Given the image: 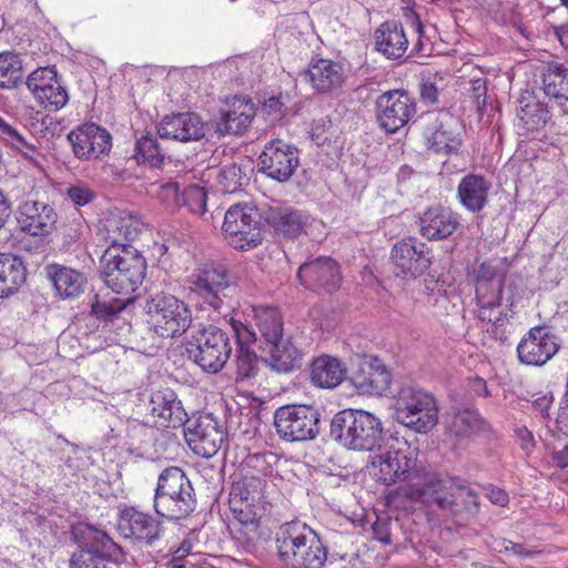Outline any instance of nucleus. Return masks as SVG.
<instances>
[{
    "instance_id": "nucleus-31",
    "label": "nucleus",
    "mask_w": 568,
    "mask_h": 568,
    "mask_svg": "<svg viewBox=\"0 0 568 568\" xmlns=\"http://www.w3.org/2000/svg\"><path fill=\"white\" fill-rule=\"evenodd\" d=\"M254 313L255 325L258 329L261 338L251 329V345L267 346L283 338V317L277 307L272 305L252 306Z\"/></svg>"
},
{
    "instance_id": "nucleus-18",
    "label": "nucleus",
    "mask_w": 568,
    "mask_h": 568,
    "mask_svg": "<svg viewBox=\"0 0 568 568\" xmlns=\"http://www.w3.org/2000/svg\"><path fill=\"white\" fill-rule=\"evenodd\" d=\"M298 166L297 149L282 141L268 142L257 158L258 171L280 183L287 182Z\"/></svg>"
},
{
    "instance_id": "nucleus-59",
    "label": "nucleus",
    "mask_w": 568,
    "mask_h": 568,
    "mask_svg": "<svg viewBox=\"0 0 568 568\" xmlns=\"http://www.w3.org/2000/svg\"><path fill=\"white\" fill-rule=\"evenodd\" d=\"M226 277V270L223 265L206 264L199 274L193 284H223Z\"/></svg>"
},
{
    "instance_id": "nucleus-4",
    "label": "nucleus",
    "mask_w": 568,
    "mask_h": 568,
    "mask_svg": "<svg viewBox=\"0 0 568 568\" xmlns=\"http://www.w3.org/2000/svg\"><path fill=\"white\" fill-rule=\"evenodd\" d=\"M196 504L192 483L182 468L170 466L160 473L153 497V509L159 517L170 521L185 519Z\"/></svg>"
},
{
    "instance_id": "nucleus-38",
    "label": "nucleus",
    "mask_w": 568,
    "mask_h": 568,
    "mask_svg": "<svg viewBox=\"0 0 568 568\" xmlns=\"http://www.w3.org/2000/svg\"><path fill=\"white\" fill-rule=\"evenodd\" d=\"M354 408H346L333 415L328 423V430L323 440L332 442L344 449L351 450L352 432H354Z\"/></svg>"
},
{
    "instance_id": "nucleus-10",
    "label": "nucleus",
    "mask_w": 568,
    "mask_h": 568,
    "mask_svg": "<svg viewBox=\"0 0 568 568\" xmlns=\"http://www.w3.org/2000/svg\"><path fill=\"white\" fill-rule=\"evenodd\" d=\"M349 381L362 395L382 396L393 394L392 373L376 355L357 354L352 358Z\"/></svg>"
},
{
    "instance_id": "nucleus-16",
    "label": "nucleus",
    "mask_w": 568,
    "mask_h": 568,
    "mask_svg": "<svg viewBox=\"0 0 568 568\" xmlns=\"http://www.w3.org/2000/svg\"><path fill=\"white\" fill-rule=\"evenodd\" d=\"M67 140L73 155L80 161L100 160L112 149L110 132L93 122L78 125L68 133Z\"/></svg>"
},
{
    "instance_id": "nucleus-42",
    "label": "nucleus",
    "mask_w": 568,
    "mask_h": 568,
    "mask_svg": "<svg viewBox=\"0 0 568 568\" xmlns=\"http://www.w3.org/2000/svg\"><path fill=\"white\" fill-rule=\"evenodd\" d=\"M275 459L276 455L268 450L251 453V489L262 494L263 478L272 474Z\"/></svg>"
},
{
    "instance_id": "nucleus-39",
    "label": "nucleus",
    "mask_w": 568,
    "mask_h": 568,
    "mask_svg": "<svg viewBox=\"0 0 568 568\" xmlns=\"http://www.w3.org/2000/svg\"><path fill=\"white\" fill-rule=\"evenodd\" d=\"M517 116L527 131L542 129L550 119L548 106L530 94L519 100Z\"/></svg>"
},
{
    "instance_id": "nucleus-17",
    "label": "nucleus",
    "mask_w": 568,
    "mask_h": 568,
    "mask_svg": "<svg viewBox=\"0 0 568 568\" xmlns=\"http://www.w3.org/2000/svg\"><path fill=\"white\" fill-rule=\"evenodd\" d=\"M462 123L448 111H439L429 115L424 136L428 149L436 153H456L462 145Z\"/></svg>"
},
{
    "instance_id": "nucleus-45",
    "label": "nucleus",
    "mask_w": 568,
    "mask_h": 568,
    "mask_svg": "<svg viewBox=\"0 0 568 568\" xmlns=\"http://www.w3.org/2000/svg\"><path fill=\"white\" fill-rule=\"evenodd\" d=\"M508 265L506 258H491L484 261L478 265H473L469 273L473 274L477 284L497 282L503 284L505 281Z\"/></svg>"
},
{
    "instance_id": "nucleus-21",
    "label": "nucleus",
    "mask_w": 568,
    "mask_h": 568,
    "mask_svg": "<svg viewBox=\"0 0 568 568\" xmlns=\"http://www.w3.org/2000/svg\"><path fill=\"white\" fill-rule=\"evenodd\" d=\"M395 475L397 483H406L405 496L417 503L418 493H425L437 473L427 470L418 460L414 450H394Z\"/></svg>"
},
{
    "instance_id": "nucleus-7",
    "label": "nucleus",
    "mask_w": 568,
    "mask_h": 568,
    "mask_svg": "<svg viewBox=\"0 0 568 568\" xmlns=\"http://www.w3.org/2000/svg\"><path fill=\"white\" fill-rule=\"evenodd\" d=\"M232 328L237 344L235 390L239 399L227 405L226 428L231 432H240L245 435L248 432V392L246 381L248 378V326L232 318Z\"/></svg>"
},
{
    "instance_id": "nucleus-13",
    "label": "nucleus",
    "mask_w": 568,
    "mask_h": 568,
    "mask_svg": "<svg viewBox=\"0 0 568 568\" xmlns=\"http://www.w3.org/2000/svg\"><path fill=\"white\" fill-rule=\"evenodd\" d=\"M182 427L189 447L204 458L215 456L225 439L222 425L211 413L192 415Z\"/></svg>"
},
{
    "instance_id": "nucleus-40",
    "label": "nucleus",
    "mask_w": 568,
    "mask_h": 568,
    "mask_svg": "<svg viewBox=\"0 0 568 568\" xmlns=\"http://www.w3.org/2000/svg\"><path fill=\"white\" fill-rule=\"evenodd\" d=\"M253 513L251 517V526H254V536L251 535V555L256 558H263L271 547L273 530L277 527L275 520L271 516H258Z\"/></svg>"
},
{
    "instance_id": "nucleus-5",
    "label": "nucleus",
    "mask_w": 568,
    "mask_h": 568,
    "mask_svg": "<svg viewBox=\"0 0 568 568\" xmlns=\"http://www.w3.org/2000/svg\"><path fill=\"white\" fill-rule=\"evenodd\" d=\"M393 418L418 434H428L438 423V405L433 394L412 385L394 395Z\"/></svg>"
},
{
    "instance_id": "nucleus-47",
    "label": "nucleus",
    "mask_w": 568,
    "mask_h": 568,
    "mask_svg": "<svg viewBox=\"0 0 568 568\" xmlns=\"http://www.w3.org/2000/svg\"><path fill=\"white\" fill-rule=\"evenodd\" d=\"M484 332L490 339L501 344H509L510 336L515 333L516 324L513 314L499 312L498 316L490 315V321H485Z\"/></svg>"
},
{
    "instance_id": "nucleus-63",
    "label": "nucleus",
    "mask_w": 568,
    "mask_h": 568,
    "mask_svg": "<svg viewBox=\"0 0 568 568\" xmlns=\"http://www.w3.org/2000/svg\"><path fill=\"white\" fill-rule=\"evenodd\" d=\"M470 97L476 108L481 111L486 106L487 81L484 78H477L470 81Z\"/></svg>"
},
{
    "instance_id": "nucleus-2",
    "label": "nucleus",
    "mask_w": 568,
    "mask_h": 568,
    "mask_svg": "<svg viewBox=\"0 0 568 568\" xmlns=\"http://www.w3.org/2000/svg\"><path fill=\"white\" fill-rule=\"evenodd\" d=\"M71 537L78 547L69 559L70 568H109L106 562L128 564L129 552L98 526L77 523L71 527Z\"/></svg>"
},
{
    "instance_id": "nucleus-20",
    "label": "nucleus",
    "mask_w": 568,
    "mask_h": 568,
    "mask_svg": "<svg viewBox=\"0 0 568 568\" xmlns=\"http://www.w3.org/2000/svg\"><path fill=\"white\" fill-rule=\"evenodd\" d=\"M231 516L227 520V529L236 546L243 551H248V480L241 476L232 484L229 496Z\"/></svg>"
},
{
    "instance_id": "nucleus-8",
    "label": "nucleus",
    "mask_w": 568,
    "mask_h": 568,
    "mask_svg": "<svg viewBox=\"0 0 568 568\" xmlns=\"http://www.w3.org/2000/svg\"><path fill=\"white\" fill-rule=\"evenodd\" d=\"M278 436L286 442L314 440L322 429V413L313 405H284L274 412Z\"/></svg>"
},
{
    "instance_id": "nucleus-27",
    "label": "nucleus",
    "mask_w": 568,
    "mask_h": 568,
    "mask_svg": "<svg viewBox=\"0 0 568 568\" xmlns=\"http://www.w3.org/2000/svg\"><path fill=\"white\" fill-rule=\"evenodd\" d=\"M149 409L159 427L178 428L189 419L182 402L171 388L154 392L150 397Z\"/></svg>"
},
{
    "instance_id": "nucleus-44",
    "label": "nucleus",
    "mask_w": 568,
    "mask_h": 568,
    "mask_svg": "<svg viewBox=\"0 0 568 568\" xmlns=\"http://www.w3.org/2000/svg\"><path fill=\"white\" fill-rule=\"evenodd\" d=\"M133 335L139 352L146 355H154L161 347L163 338L173 337L172 335H162L153 322L139 326Z\"/></svg>"
},
{
    "instance_id": "nucleus-28",
    "label": "nucleus",
    "mask_w": 568,
    "mask_h": 568,
    "mask_svg": "<svg viewBox=\"0 0 568 568\" xmlns=\"http://www.w3.org/2000/svg\"><path fill=\"white\" fill-rule=\"evenodd\" d=\"M304 82L312 84L317 93H334L345 82L344 68L339 62L329 59H317L311 61L308 68L300 72Z\"/></svg>"
},
{
    "instance_id": "nucleus-11",
    "label": "nucleus",
    "mask_w": 568,
    "mask_h": 568,
    "mask_svg": "<svg viewBox=\"0 0 568 568\" xmlns=\"http://www.w3.org/2000/svg\"><path fill=\"white\" fill-rule=\"evenodd\" d=\"M116 530L119 535L129 539L132 545L153 547L163 536V525L149 513L135 506L121 505L118 513Z\"/></svg>"
},
{
    "instance_id": "nucleus-52",
    "label": "nucleus",
    "mask_w": 568,
    "mask_h": 568,
    "mask_svg": "<svg viewBox=\"0 0 568 568\" xmlns=\"http://www.w3.org/2000/svg\"><path fill=\"white\" fill-rule=\"evenodd\" d=\"M45 277L52 284H84L88 282L84 273L58 263L44 267Z\"/></svg>"
},
{
    "instance_id": "nucleus-3",
    "label": "nucleus",
    "mask_w": 568,
    "mask_h": 568,
    "mask_svg": "<svg viewBox=\"0 0 568 568\" xmlns=\"http://www.w3.org/2000/svg\"><path fill=\"white\" fill-rule=\"evenodd\" d=\"M275 542L278 558L286 568H322L327 559L322 539L300 521L281 525Z\"/></svg>"
},
{
    "instance_id": "nucleus-15",
    "label": "nucleus",
    "mask_w": 568,
    "mask_h": 568,
    "mask_svg": "<svg viewBox=\"0 0 568 568\" xmlns=\"http://www.w3.org/2000/svg\"><path fill=\"white\" fill-rule=\"evenodd\" d=\"M106 248L102 257L104 284H141L145 277V258L134 248Z\"/></svg>"
},
{
    "instance_id": "nucleus-53",
    "label": "nucleus",
    "mask_w": 568,
    "mask_h": 568,
    "mask_svg": "<svg viewBox=\"0 0 568 568\" xmlns=\"http://www.w3.org/2000/svg\"><path fill=\"white\" fill-rule=\"evenodd\" d=\"M36 100L48 111L55 112L68 103L69 93L60 80L47 88L42 93L37 94Z\"/></svg>"
},
{
    "instance_id": "nucleus-29",
    "label": "nucleus",
    "mask_w": 568,
    "mask_h": 568,
    "mask_svg": "<svg viewBox=\"0 0 568 568\" xmlns=\"http://www.w3.org/2000/svg\"><path fill=\"white\" fill-rule=\"evenodd\" d=\"M17 220L22 232L31 236H45L54 229L58 215L50 204L27 200L19 206Z\"/></svg>"
},
{
    "instance_id": "nucleus-12",
    "label": "nucleus",
    "mask_w": 568,
    "mask_h": 568,
    "mask_svg": "<svg viewBox=\"0 0 568 568\" xmlns=\"http://www.w3.org/2000/svg\"><path fill=\"white\" fill-rule=\"evenodd\" d=\"M417 112L415 98L406 90H389L375 100V118L381 130L394 134Z\"/></svg>"
},
{
    "instance_id": "nucleus-32",
    "label": "nucleus",
    "mask_w": 568,
    "mask_h": 568,
    "mask_svg": "<svg viewBox=\"0 0 568 568\" xmlns=\"http://www.w3.org/2000/svg\"><path fill=\"white\" fill-rule=\"evenodd\" d=\"M375 49L387 59H400L407 51L408 39L399 21L387 20L374 32Z\"/></svg>"
},
{
    "instance_id": "nucleus-22",
    "label": "nucleus",
    "mask_w": 568,
    "mask_h": 568,
    "mask_svg": "<svg viewBox=\"0 0 568 568\" xmlns=\"http://www.w3.org/2000/svg\"><path fill=\"white\" fill-rule=\"evenodd\" d=\"M144 227L140 217L128 211H113L105 216L99 229L108 248H133L130 243L141 234Z\"/></svg>"
},
{
    "instance_id": "nucleus-14",
    "label": "nucleus",
    "mask_w": 568,
    "mask_h": 568,
    "mask_svg": "<svg viewBox=\"0 0 568 568\" xmlns=\"http://www.w3.org/2000/svg\"><path fill=\"white\" fill-rule=\"evenodd\" d=\"M145 311L162 335H181L191 325V312L170 294L159 293L148 298Z\"/></svg>"
},
{
    "instance_id": "nucleus-49",
    "label": "nucleus",
    "mask_w": 568,
    "mask_h": 568,
    "mask_svg": "<svg viewBox=\"0 0 568 568\" xmlns=\"http://www.w3.org/2000/svg\"><path fill=\"white\" fill-rule=\"evenodd\" d=\"M135 158L138 162L146 163L152 168H159L164 162V152L156 139L146 134L135 143Z\"/></svg>"
},
{
    "instance_id": "nucleus-9",
    "label": "nucleus",
    "mask_w": 568,
    "mask_h": 568,
    "mask_svg": "<svg viewBox=\"0 0 568 568\" xmlns=\"http://www.w3.org/2000/svg\"><path fill=\"white\" fill-rule=\"evenodd\" d=\"M308 216L302 211L291 206L257 207L251 204V229L258 230L256 235H251V247L261 244L263 237L261 231L272 226L276 234L286 239H297L307 225Z\"/></svg>"
},
{
    "instance_id": "nucleus-51",
    "label": "nucleus",
    "mask_w": 568,
    "mask_h": 568,
    "mask_svg": "<svg viewBox=\"0 0 568 568\" xmlns=\"http://www.w3.org/2000/svg\"><path fill=\"white\" fill-rule=\"evenodd\" d=\"M0 139L26 156H33L36 146L28 142L17 126L0 116Z\"/></svg>"
},
{
    "instance_id": "nucleus-6",
    "label": "nucleus",
    "mask_w": 568,
    "mask_h": 568,
    "mask_svg": "<svg viewBox=\"0 0 568 568\" xmlns=\"http://www.w3.org/2000/svg\"><path fill=\"white\" fill-rule=\"evenodd\" d=\"M185 351L187 358L203 372L216 374L225 366L232 348L224 331L207 325L192 331Z\"/></svg>"
},
{
    "instance_id": "nucleus-43",
    "label": "nucleus",
    "mask_w": 568,
    "mask_h": 568,
    "mask_svg": "<svg viewBox=\"0 0 568 568\" xmlns=\"http://www.w3.org/2000/svg\"><path fill=\"white\" fill-rule=\"evenodd\" d=\"M478 318L481 322L490 321L495 308L501 307L504 286H475Z\"/></svg>"
},
{
    "instance_id": "nucleus-60",
    "label": "nucleus",
    "mask_w": 568,
    "mask_h": 568,
    "mask_svg": "<svg viewBox=\"0 0 568 568\" xmlns=\"http://www.w3.org/2000/svg\"><path fill=\"white\" fill-rule=\"evenodd\" d=\"M440 89L437 84V77L424 75L419 82V97L425 104H435L438 102Z\"/></svg>"
},
{
    "instance_id": "nucleus-34",
    "label": "nucleus",
    "mask_w": 568,
    "mask_h": 568,
    "mask_svg": "<svg viewBox=\"0 0 568 568\" xmlns=\"http://www.w3.org/2000/svg\"><path fill=\"white\" fill-rule=\"evenodd\" d=\"M310 379L318 388L333 389L346 378V366L337 358L327 354L320 355L310 364Z\"/></svg>"
},
{
    "instance_id": "nucleus-55",
    "label": "nucleus",
    "mask_w": 568,
    "mask_h": 568,
    "mask_svg": "<svg viewBox=\"0 0 568 568\" xmlns=\"http://www.w3.org/2000/svg\"><path fill=\"white\" fill-rule=\"evenodd\" d=\"M61 79L58 77L54 67L38 68L31 72L27 79V87L33 93L34 98L37 94L42 93L47 88L57 83Z\"/></svg>"
},
{
    "instance_id": "nucleus-46",
    "label": "nucleus",
    "mask_w": 568,
    "mask_h": 568,
    "mask_svg": "<svg viewBox=\"0 0 568 568\" xmlns=\"http://www.w3.org/2000/svg\"><path fill=\"white\" fill-rule=\"evenodd\" d=\"M367 467L372 469L371 474H373L378 483L385 486L397 484L394 450L372 456Z\"/></svg>"
},
{
    "instance_id": "nucleus-41",
    "label": "nucleus",
    "mask_w": 568,
    "mask_h": 568,
    "mask_svg": "<svg viewBox=\"0 0 568 568\" xmlns=\"http://www.w3.org/2000/svg\"><path fill=\"white\" fill-rule=\"evenodd\" d=\"M23 79V63L14 51L0 52V88L16 89Z\"/></svg>"
},
{
    "instance_id": "nucleus-37",
    "label": "nucleus",
    "mask_w": 568,
    "mask_h": 568,
    "mask_svg": "<svg viewBox=\"0 0 568 568\" xmlns=\"http://www.w3.org/2000/svg\"><path fill=\"white\" fill-rule=\"evenodd\" d=\"M542 90L546 97L562 106L568 102V67L550 63L542 72Z\"/></svg>"
},
{
    "instance_id": "nucleus-48",
    "label": "nucleus",
    "mask_w": 568,
    "mask_h": 568,
    "mask_svg": "<svg viewBox=\"0 0 568 568\" xmlns=\"http://www.w3.org/2000/svg\"><path fill=\"white\" fill-rule=\"evenodd\" d=\"M452 428L457 436H467L486 430L487 423L477 410L465 409L454 415Z\"/></svg>"
},
{
    "instance_id": "nucleus-64",
    "label": "nucleus",
    "mask_w": 568,
    "mask_h": 568,
    "mask_svg": "<svg viewBox=\"0 0 568 568\" xmlns=\"http://www.w3.org/2000/svg\"><path fill=\"white\" fill-rule=\"evenodd\" d=\"M220 286H216L219 288ZM194 292L203 298V303L207 304L215 311H220L223 305V300L220 296V291L215 286H196Z\"/></svg>"
},
{
    "instance_id": "nucleus-1",
    "label": "nucleus",
    "mask_w": 568,
    "mask_h": 568,
    "mask_svg": "<svg viewBox=\"0 0 568 568\" xmlns=\"http://www.w3.org/2000/svg\"><path fill=\"white\" fill-rule=\"evenodd\" d=\"M417 503L432 511L463 526L479 513V496L459 477H440L436 474L425 493H418Z\"/></svg>"
},
{
    "instance_id": "nucleus-54",
    "label": "nucleus",
    "mask_w": 568,
    "mask_h": 568,
    "mask_svg": "<svg viewBox=\"0 0 568 568\" xmlns=\"http://www.w3.org/2000/svg\"><path fill=\"white\" fill-rule=\"evenodd\" d=\"M244 180H247L244 170L235 164L222 168L217 175V183L224 193L242 191Z\"/></svg>"
},
{
    "instance_id": "nucleus-61",
    "label": "nucleus",
    "mask_w": 568,
    "mask_h": 568,
    "mask_svg": "<svg viewBox=\"0 0 568 568\" xmlns=\"http://www.w3.org/2000/svg\"><path fill=\"white\" fill-rule=\"evenodd\" d=\"M153 186H156V197L166 204L168 206H179L180 205V194H179V184L174 181H168L164 183H154Z\"/></svg>"
},
{
    "instance_id": "nucleus-33",
    "label": "nucleus",
    "mask_w": 568,
    "mask_h": 568,
    "mask_svg": "<svg viewBox=\"0 0 568 568\" xmlns=\"http://www.w3.org/2000/svg\"><path fill=\"white\" fill-rule=\"evenodd\" d=\"M491 183L480 174L468 173L457 185V199L463 207L478 213L488 204Z\"/></svg>"
},
{
    "instance_id": "nucleus-23",
    "label": "nucleus",
    "mask_w": 568,
    "mask_h": 568,
    "mask_svg": "<svg viewBox=\"0 0 568 568\" xmlns=\"http://www.w3.org/2000/svg\"><path fill=\"white\" fill-rule=\"evenodd\" d=\"M424 247L425 244L415 237H407L394 245L392 260L397 277L409 282L427 271L430 260L426 256Z\"/></svg>"
},
{
    "instance_id": "nucleus-26",
    "label": "nucleus",
    "mask_w": 568,
    "mask_h": 568,
    "mask_svg": "<svg viewBox=\"0 0 568 568\" xmlns=\"http://www.w3.org/2000/svg\"><path fill=\"white\" fill-rule=\"evenodd\" d=\"M417 225L424 239L442 241L453 235L460 226V216L450 207L433 205L419 214Z\"/></svg>"
},
{
    "instance_id": "nucleus-35",
    "label": "nucleus",
    "mask_w": 568,
    "mask_h": 568,
    "mask_svg": "<svg viewBox=\"0 0 568 568\" xmlns=\"http://www.w3.org/2000/svg\"><path fill=\"white\" fill-rule=\"evenodd\" d=\"M223 234L227 244L237 251L248 246V206L236 203L229 207L224 215Z\"/></svg>"
},
{
    "instance_id": "nucleus-56",
    "label": "nucleus",
    "mask_w": 568,
    "mask_h": 568,
    "mask_svg": "<svg viewBox=\"0 0 568 568\" xmlns=\"http://www.w3.org/2000/svg\"><path fill=\"white\" fill-rule=\"evenodd\" d=\"M134 297L125 300L113 297L109 302H95L91 305V313L98 318L103 321H113L118 314L123 311L128 305L132 304Z\"/></svg>"
},
{
    "instance_id": "nucleus-19",
    "label": "nucleus",
    "mask_w": 568,
    "mask_h": 568,
    "mask_svg": "<svg viewBox=\"0 0 568 568\" xmlns=\"http://www.w3.org/2000/svg\"><path fill=\"white\" fill-rule=\"evenodd\" d=\"M560 348L559 337L546 326H534L517 345V356L527 366H542Z\"/></svg>"
},
{
    "instance_id": "nucleus-30",
    "label": "nucleus",
    "mask_w": 568,
    "mask_h": 568,
    "mask_svg": "<svg viewBox=\"0 0 568 568\" xmlns=\"http://www.w3.org/2000/svg\"><path fill=\"white\" fill-rule=\"evenodd\" d=\"M158 133L163 139L181 142L197 141L205 135V126L195 113H179L164 116Z\"/></svg>"
},
{
    "instance_id": "nucleus-24",
    "label": "nucleus",
    "mask_w": 568,
    "mask_h": 568,
    "mask_svg": "<svg viewBox=\"0 0 568 568\" xmlns=\"http://www.w3.org/2000/svg\"><path fill=\"white\" fill-rule=\"evenodd\" d=\"M353 420L351 450L373 453L386 445V432L377 416L364 409H356Z\"/></svg>"
},
{
    "instance_id": "nucleus-58",
    "label": "nucleus",
    "mask_w": 568,
    "mask_h": 568,
    "mask_svg": "<svg viewBox=\"0 0 568 568\" xmlns=\"http://www.w3.org/2000/svg\"><path fill=\"white\" fill-rule=\"evenodd\" d=\"M181 200L190 212L202 215L206 212L207 194L205 190L199 185H190L184 189Z\"/></svg>"
},
{
    "instance_id": "nucleus-62",
    "label": "nucleus",
    "mask_w": 568,
    "mask_h": 568,
    "mask_svg": "<svg viewBox=\"0 0 568 568\" xmlns=\"http://www.w3.org/2000/svg\"><path fill=\"white\" fill-rule=\"evenodd\" d=\"M67 196L75 206H84L93 201L94 192L89 186L78 183L68 187Z\"/></svg>"
},
{
    "instance_id": "nucleus-57",
    "label": "nucleus",
    "mask_w": 568,
    "mask_h": 568,
    "mask_svg": "<svg viewBox=\"0 0 568 568\" xmlns=\"http://www.w3.org/2000/svg\"><path fill=\"white\" fill-rule=\"evenodd\" d=\"M248 126V115L245 112L237 113L235 110L226 112L217 123V131L221 134H243Z\"/></svg>"
},
{
    "instance_id": "nucleus-36",
    "label": "nucleus",
    "mask_w": 568,
    "mask_h": 568,
    "mask_svg": "<svg viewBox=\"0 0 568 568\" xmlns=\"http://www.w3.org/2000/svg\"><path fill=\"white\" fill-rule=\"evenodd\" d=\"M297 277L302 284H339L343 280L339 264L327 256L303 263Z\"/></svg>"
},
{
    "instance_id": "nucleus-25",
    "label": "nucleus",
    "mask_w": 568,
    "mask_h": 568,
    "mask_svg": "<svg viewBox=\"0 0 568 568\" xmlns=\"http://www.w3.org/2000/svg\"><path fill=\"white\" fill-rule=\"evenodd\" d=\"M253 359L262 361L272 369L280 373H288L300 369L303 364V353L287 338L274 342L267 346L258 345L257 349H251V372Z\"/></svg>"
},
{
    "instance_id": "nucleus-50",
    "label": "nucleus",
    "mask_w": 568,
    "mask_h": 568,
    "mask_svg": "<svg viewBox=\"0 0 568 568\" xmlns=\"http://www.w3.org/2000/svg\"><path fill=\"white\" fill-rule=\"evenodd\" d=\"M27 267L17 256L0 254V283L24 284Z\"/></svg>"
}]
</instances>
